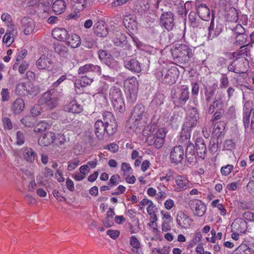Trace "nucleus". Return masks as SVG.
Returning <instances> with one entry per match:
<instances>
[{
    "instance_id": "obj_1",
    "label": "nucleus",
    "mask_w": 254,
    "mask_h": 254,
    "mask_svg": "<svg viewBox=\"0 0 254 254\" xmlns=\"http://www.w3.org/2000/svg\"><path fill=\"white\" fill-rule=\"evenodd\" d=\"M171 52L174 61L180 64H185L194 59L192 49L186 44L174 46Z\"/></svg>"
},
{
    "instance_id": "obj_2",
    "label": "nucleus",
    "mask_w": 254,
    "mask_h": 254,
    "mask_svg": "<svg viewBox=\"0 0 254 254\" xmlns=\"http://www.w3.org/2000/svg\"><path fill=\"white\" fill-rule=\"evenodd\" d=\"M158 77H162V82L169 84H173L175 83L178 79L179 71L176 68H171L168 70L165 76L162 71H158L157 73Z\"/></svg>"
},
{
    "instance_id": "obj_3",
    "label": "nucleus",
    "mask_w": 254,
    "mask_h": 254,
    "mask_svg": "<svg viewBox=\"0 0 254 254\" xmlns=\"http://www.w3.org/2000/svg\"><path fill=\"white\" fill-rule=\"evenodd\" d=\"M160 24L168 31L172 30L175 25L174 13L171 11L163 12L160 18Z\"/></svg>"
},
{
    "instance_id": "obj_4",
    "label": "nucleus",
    "mask_w": 254,
    "mask_h": 254,
    "mask_svg": "<svg viewBox=\"0 0 254 254\" xmlns=\"http://www.w3.org/2000/svg\"><path fill=\"white\" fill-rule=\"evenodd\" d=\"M223 25L218 22L215 24L214 23V15L212 14L211 22L208 27V40H212L217 37L222 32Z\"/></svg>"
},
{
    "instance_id": "obj_5",
    "label": "nucleus",
    "mask_w": 254,
    "mask_h": 254,
    "mask_svg": "<svg viewBox=\"0 0 254 254\" xmlns=\"http://www.w3.org/2000/svg\"><path fill=\"white\" fill-rule=\"evenodd\" d=\"M184 156V148L182 146L179 145L172 149L170 154V159L172 163L177 165L182 162Z\"/></svg>"
},
{
    "instance_id": "obj_6",
    "label": "nucleus",
    "mask_w": 254,
    "mask_h": 254,
    "mask_svg": "<svg viewBox=\"0 0 254 254\" xmlns=\"http://www.w3.org/2000/svg\"><path fill=\"white\" fill-rule=\"evenodd\" d=\"M189 205L195 215L201 217L204 215L206 207L201 200L197 199L190 200Z\"/></svg>"
},
{
    "instance_id": "obj_7",
    "label": "nucleus",
    "mask_w": 254,
    "mask_h": 254,
    "mask_svg": "<svg viewBox=\"0 0 254 254\" xmlns=\"http://www.w3.org/2000/svg\"><path fill=\"white\" fill-rule=\"evenodd\" d=\"M167 131L165 128L159 129L152 136L150 141L153 143L155 148H161L164 143Z\"/></svg>"
},
{
    "instance_id": "obj_8",
    "label": "nucleus",
    "mask_w": 254,
    "mask_h": 254,
    "mask_svg": "<svg viewBox=\"0 0 254 254\" xmlns=\"http://www.w3.org/2000/svg\"><path fill=\"white\" fill-rule=\"evenodd\" d=\"M124 66L133 73H140L142 70L141 64L135 58H127L124 61Z\"/></svg>"
},
{
    "instance_id": "obj_9",
    "label": "nucleus",
    "mask_w": 254,
    "mask_h": 254,
    "mask_svg": "<svg viewBox=\"0 0 254 254\" xmlns=\"http://www.w3.org/2000/svg\"><path fill=\"white\" fill-rule=\"evenodd\" d=\"M251 119V127L253 133H254V108L249 110L247 108H244L243 113V124L246 129L250 126V120Z\"/></svg>"
},
{
    "instance_id": "obj_10",
    "label": "nucleus",
    "mask_w": 254,
    "mask_h": 254,
    "mask_svg": "<svg viewBox=\"0 0 254 254\" xmlns=\"http://www.w3.org/2000/svg\"><path fill=\"white\" fill-rule=\"evenodd\" d=\"M194 146L197 157L202 160L204 159L207 153V148L204 139L201 137L197 138Z\"/></svg>"
},
{
    "instance_id": "obj_11",
    "label": "nucleus",
    "mask_w": 254,
    "mask_h": 254,
    "mask_svg": "<svg viewBox=\"0 0 254 254\" xmlns=\"http://www.w3.org/2000/svg\"><path fill=\"white\" fill-rule=\"evenodd\" d=\"M222 98L223 95L222 93H217L216 94L213 101L210 104L208 107V113L209 115H212L216 110L224 108V103Z\"/></svg>"
},
{
    "instance_id": "obj_12",
    "label": "nucleus",
    "mask_w": 254,
    "mask_h": 254,
    "mask_svg": "<svg viewBox=\"0 0 254 254\" xmlns=\"http://www.w3.org/2000/svg\"><path fill=\"white\" fill-rule=\"evenodd\" d=\"M53 64L51 55H42L36 61V65L39 69H46Z\"/></svg>"
},
{
    "instance_id": "obj_13",
    "label": "nucleus",
    "mask_w": 254,
    "mask_h": 254,
    "mask_svg": "<svg viewBox=\"0 0 254 254\" xmlns=\"http://www.w3.org/2000/svg\"><path fill=\"white\" fill-rule=\"evenodd\" d=\"M189 94L188 88L186 86H183L179 92L174 94L173 98L178 100L180 104L184 105L189 100Z\"/></svg>"
},
{
    "instance_id": "obj_14",
    "label": "nucleus",
    "mask_w": 254,
    "mask_h": 254,
    "mask_svg": "<svg viewBox=\"0 0 254 254\" xmlns=\"http://www.w3.org/2000/svg\"><path fill=\"white\" fill-rule=\"evenodd\" d=\"M145 112V107L142 104L136 105L131 113V119L134 120L135 125H138Z\"/></svg>"
},
{
    "instance_id": "obj_15",
    "label": "nucleus",
    "mask_w": 254,
    "mask_h": 254,
    "mask_svg": "<svg viewBox=\"0 0 254 254\" xmlns=\"http://www.w3.org/2000/svg\"><path fill=\"white\" fill-rule=\"evenodd\" d=\"M186 157L188 162L191 165H194L197 162V157L195 155L194 145L190 143L187 144L186 150Z\"/></svg>"
},
{
    "instance_id": "obj_16",
    "label": "nucleus",
    "mask_w": 254,
    "mask_h": 254,
    "mask_svg": "<svg viewBox=\"0 0 254 254\" xmlns=\"http://www.w3.org/2000/svg\"><path fill=\"white\" fill-rule=\"evenodd\" d=\"M196 13L202 20L209 21L211 18L210 10L205 4H200L196 6Z\"/></svg>"
},
{
    "instance_id": "obj_17",
    "label": "nucleus",
    "mask_w": 254,
    "mask_h": 254,
    "mask_svg": "<svg viewBox=\"0 0 254 254\" xmlns=\"http://www.w3.org/2000/svg\"><path fill=\"white\" fill-rule=\"evenodd\" d=\"M55 134L53 132H47L41 136L38 140L40 145L47 146L51 144L55 140Z\"/></svg>"
},
{
    "instance_id": "obj_18",
    "label": "nucleus",
    "mask_w": 254,
    "mask_h": 254,
    "mask_svg": "<svg viewBox=\"0 0 254 254\" xmlns=\"http://www.w3.org/2000/svg\"><path fill=\"white\" fill-rule=\"evenodd\" d=\"M94 132L99 140H103L106 134L105 125L100 120H97L94 124Z\"/></svg>"
},
{
    "instance_id": "obj_19",
    "label": "nucleus",
    "mask_w": 254,
    "mask_h": 254,
    "mask_svg": "<svg viewBox=\"0 0 254 254\" xmlns=\"http://www.w3.org/2000/svg\"><path fill=\"white\" fill-rule=\"evenodd\" d=\"M232 229L239 233H244L247 228V223L242 219H236L232 224Z\"/></svg>"
},
{
    "instance_id": "obj_20",
    "label": "nucleus",
    "mask_w": 254,
    "mask_h": 254,
    "mask_svg": "<svg viewBox=\"0 0 254 254\" xmlns=\"http://www.w3.org/2000/svg\"><path fill=\"white\" fill-rule=\"evenodd\" d=\"M21 24L24 28V33L27 35L30 34L34 29L35 23L32 19L27 17H23L21 19Z\"/></svg>"
},
{
    "instance_id": "obj_21",
    "label": "nucleus",
    "mask_w": 254,
    "mask_h": 254,
    "mask_svg": "<svg viewBox=\"0 0 254 254\" xmlns=\"http://www.w3.org/2000/svg\"><path fill=\"white\" fill-rule=\"evenodd\" d=\"M177 222L179 226L183 228H186L190 225L191 220L184 212L179 211L177 214Z\"/></svg>"
},
{
    "instance_id": "obj_22",
    "label": "nucleus",
    "mask_w": 254,
    "mask_h": 254,
    "mask_svg": "<svg viewBox=\"0 0 254 254\" xmlns=\"http://www.w3.org/2000/svg\"><path fill=\"white\" fill-rule=\"evenodd\" d=\"M52 36L59 41H66L68 34L67 31L64 28H56L52 31Z\"/></svg>"
},
{
    "instance_id": "obj_23",
    "label": "nucleus",
    "mask_w": 254,
    "mask_h": 254,
    "mask_svg": "<svg viewBox=\"0 0 254 254\" xmlns=\"http://www.w3.org/2000/svg\"><path fill=\"white\" fill-rule=\"evenodd\" d=\"M112 40L115 46L121 47H124L127 43L126 35L120 32L115 35Z\"/></svg>"
},
{
    "instance_id": "obj_24",
    "label": "nucleus",
    "mask_w": 254,
    "mask_h": 254,
    "mask_svg": "<svg viewBox=\"0 0 254 254\" xmlns=\"http://www.w3.org/2000/svg\"><path fill=\"white\" fill-rule=\"evenodd\" d=\"M24 102L21 98L16 99L13 103L11 107V111L15 115L20 113L24 109Z\"/></svg>"
},
{
    "instance_id": "obj_25",
    "label": "nucleus",
    "mask_w": 254,
    "mask_h": 254,
    "mask_svg": "<svg viewBox=\"0 0 254 254\" xmlns=\"http://www.w3.org/2000/svg\"><path fill=\"white\" fill-rule=\"evenodd\" d=\"M80 41V38L78 35L71 33L68 35L66 40V42L68 45H70L71 48H75L80 46L81 43Z\"/></svg>"
},
{
    "instance_id": "obj_26",
    "label": "nucleus",
    "mask_w": 254,
    "mask_h": 254,
    "mask_svg": "<svg viewBox=\"0 0 254 254\" xmlns=\"http://www.w3.org/2000/svg\"><path fill=\"white\" fill-rule=\"evenodd\" d=\"M66 3L63 0H56L52 5L53 11L56 14H60L65 9Z\"/></svg>"
},
{
    "instance_id": "obj_27",
    "label": "nucleus",
    "mask_w": 254,
    "mask_h": 254,
    "mask_svg": "<svg viewBox=\"0 0 254 254\" xmlns=\"http://www.w3.org/2000/svg\"><path fill=\"white\" fill-rule=\"evenodd\" d=\"M123 23L126 28L130 29H136L137 22L134 20L133 15H126L123 19Z\"/></svg>"
},
{
    "instance_id": "obj_28",
    "label": "nucleus",
    "mask_w": 254,
    "mask_h": 254,
    "mask_svg": "<svg viewBox=\"0 0 254 254\" xmlns=\"http://www.w3.org/2000/svg\"><path fill=\"white\" fill-rule=\"evenodd\" d=\"M114 110L118 113H124L125 111L126 106L123 97L112 101Z\"/></svg>"
},
{
    "instance_id": "obj_29",
    "label": "nucleus",
    "mask_w": 254,
    "mask_h": 254,
    "mask_svg": "<svg viewBox=\"0 0 254 254\" xmlns=\"http://www.w3.org/2000/svg\"><path fill=\"white\" fill-rule=\"evenodd\" d=\"M124 84L128 87V90H132L134 91V93H135V91H137L138 90V81L136 78L134 76L125 80Z\"/></svg>"
},
{
    "instance_id": "obj_30",
    "label": "nucleus",
    "mask_w": 254,
    "mask_h": 254,
    "mask_svg": "<svg viewBox=\"0 0 254 254\" xmlns=\"http://www.w3.org/2000/svg\"><path fill=\"white\" fill-rule=\"evenodd\" d=\"M198 124V120L193 119L190 117H186L185 121L182 126V127L185 128L184 130L187 131L189 130L191 131L193 127L196 126Z\"/></svg>"
},
{
    "instance_id": "obj_31",
    "label": "nucleus",
    "mask_w": 254,
    "mask_h": 254,
    "mask_svg": "<svg viewBox=\"0 0 254 254\" xmlns=\"http://www.w3.org/2000/svg\"><path fill=\"white\" fill-rule=\"evenodd\" d=\"M17 32L15 29L11 28L9 31H7L5 34L2 41L7 46H10L14 41L13 36L14 34H16Z\"/></svg>"
},
{
    "instance_id": "obj_32",
    "label": "nucleus",
    "mask_w": 254,
    "mask_h": 254,
    "mask_svg": "<svg viewBox=\"0 0 254 254\" xmlns=\"http://www.w3.org/2000/svg\"><path fill=\"white\" fill-rule=\"evenodd\" d=\"M37 156L35 151L31 148H26L23 151L24 159L28 162L33 163Z\"/></svg>"
},
{
    "instance_id": "obj_33",
    "label": "nucleus",
    "mask_w": 254,
    "mask_h": 254,
    "mask_svg": "<svg viewBox=\"0 0 254 254\" xmlns=\"http://www.w3.org/2000/svg\"><path fill=\"white\" fill-rule=\"evenodd\" d=\"M109 97L111 101L122 98V95L121 89L116 86L111 87L109 91Z\"/></svg>"
},
{
    "instance_id": "obj_34",
    "label": "nucleus",
    "mask_w": 254,
    "mask_h": 254,
    "mask_svg": "<svg viewBox=\"0 0 254 254\" xmlns=\"http://www.w3.org/2000/svg\"><path fill=\"white\" fill-rule=\"evenodd\" d=\"M67 110L69 112L78 114L83 110L82 107L77 103L76 101L70 102L66 107Z\"/></svg>"
},
{
    "instance_id": "obj_35",
    "label": "nucleus",
    "mask_w": 254,
    "mask_h": 254,
    "mask_svg": "<svg viewBox=\"0 0 254 254\" xmlns=\"http://www.w3.org/2000/svg\"><path fill=\"white\" fill-rule=\"evenodd\" d=\"M54 50L55 52L61 57L66 58L68 55V48L64 45L59 44L55 45Z\"/></svg>"
},
{
    "instance_id": "obj_36",
    "label": "nucleus",
    "mask_w": 254,
    "mask_h": 254,
    "mask_svg": "<svg viewBox=\"0 0 254 254\" xmlns=\"http://www.w3.org/2000/svg\"><path fill=\"white\" fill-rule=\"evenodd\" d=\"M236 41L234 42V45L235 46H240L241 45H248V35L247 34L234 36Z\"/></svg>"
},
{
    "instance_id": "obj_37",
    "label": "nucleus",
    "mask_w": 254,
    "mask_h": 254,
    "mask_svg": "<svg viewBox=\"0 0 254 254\" xmlns=\"http://www.w3.org/2000/svg\"><path fill=\"white\" fill-rule=\"evenodd\" d=\"M175 180L177 185L180 189L184 190L188 187L189 181L185 178L178 176Z\"/></svg>"
},
{
    "instance_id": "obj_38",
    "label": "nucleus",
    "mask_w": 254,
    "mask_h": 254,
    "mask_svg": "<svg viewBox=\"0 0 254 254\" xmlns=\"http://www.w3.org/2000/svg\"><path fill=\"white\" fill-rule=\"evenodd\" d=\"M27 87V84L20 83L15 87V93L19 96H25L26 95Z\"/></svg>"
},
{
    "instance_id": "obj_39",
    "label": "nucleus",
    "mask_w": 254,
    "mask_h": 254,
    "mask_svg": "<svg viewBox=\"0 0 254 254\" xmlns=\"http://www.w3.org/2000/svg\"><path fill=\"white\" fill-rule=\"evenodd\" d=\"M54 92V89H50L49 91L45 92L39 100L40 104L46 105L47 103H48V102L53 97L52 95Z\"/></svg>"
},
{
    "instance_id": "obj_40",
    "label": "nucleus",
    "mask_w": 254,
    "mask_h": 254,
    "mask_svg": "<svg viewBox=\"0 0 254 254\" xmlns=\"http://www.w3.org/2000/svg\"><path fill=\"white\" fill-rule=\"evenodd\" d=\"M117 122H113L111 124L105 125L106 134L108 136L113 135L116 133L117 129Z\"/></svg>"
},
{
    "instance_id": "obj_41",
    "label": "nucleus",
    "mask_w": 254,
    "mask_h": 254,
    "mask_svg": "<svg viewBox=\"0 0 254 254\" xmlns=\"http://www.w3.org/2000/svg\"><path fill=\"white\" fill-rule=\"evenodd\" d=\"M185 128L182 127L181 134H180V141L182 143H186L189 144L190 143V132L191 131L188 130H184Z\"/></svg>"
},
{
    "instance_id": "obj_42",
    "label": "nucleus",
    "mask_w": 254,
    "mask_h": 254,
    "mask_svg": "<svg viewBox=\"0 0 254 254\" xmlns=\"http://www.w3.org/2000/svg\"><path fill=\"white\" fill-rule=\"evenodd\" d=\"M103 123L105 125L117 122L113 114L110 112H105L103 114Z\"/></svg>"
},
{
    "instance_id": "obj_43",
    "label": "nucleus",
    "mask_w": 254,
    "mask_h": 254,
    "mask_svg": "<svg viewBox=\"0 0 254 254\" xmlns=\"http://www.w3.org/2000/svg\"><path fill=\"white\" fill-rule=\"evenodd\" d=\"M232 254H251V249L246 245H241Z\"/></svg>"
},
{
    "instance_id": "obj_44",
    "label": "nucleus",
    "mask_w": 254,
    "mask_h": 254,
    "mask_svg": "<svg viewBox=\"0 0 254 254\" xmlns=\"http://www.w3.org/2000/svg\"><path fill=\"white\" fill-rule=\"evenodd\" d=\"M27 86L26 95L29 94L33 96H36L40 92V88L38 86L29 84H27Z\"/></svg>"
},
{
    "instance_id": "obj_45",
    "label": "nucleus",
    "mask_w": 254,
    "mask_h": 254,
    "mask_svg": "<svg viewBox=\"0 0 254 254\" xmlns=\"http://www.w3.org/2000/svg\"><path fill=\"white\" fill-rule=\"evenodd\" d=\"M49 127V125L47 123L42 121L38 124L34 128L35 132L40 133L45 131Z\"/></svg>"
},
{
    "instance_id": "obj_46",
    "label": "nucleus",
    "mask_w": 254,
    "mask_h": 254,
    "mask_svg": "<svg viewBox=\"0 0 254 254\" xmlns=\"http://www.w3.org/2000/svg\"><path fill=\"white\" fill-rule=\"evenodd\" d=\"M217 88V84L216 83H213L211 85L205 86L204 88V95H207L213 97Z\"/></svg>"
},
{
    "instance_id": "obj_47",
    "label": "nucleus",
    "mask_w": 254,
    "mask_h": 254,
    "mask_svg": "<svg viewBox=\"0 0 254 254\" xmlns=\"http://www.w3.org/2000/svg\"><path fill=\"white\" fill-rule=\"evenodd\" d=\"M93 81L94 77H89L86 75L82 76L79 79L80 84L82 87L90 85Z\"/></svg>"
},
{
    "instance_id": "obj_48",
    "label": "nucleus",
    "mask_w": 254,
    "mask_h": 254,
    "mask_svg": "<svg viewBox=\"0 0 254 254\" xmlns=\"http://www.w3.org/2000/svg\"><path fill=\"white\" fill-rule=\"evenodd\" d=\"M94 33L96 36L100 37H106L108 34V30L106 25H105L102 27L101 28H99L98 29H95Z\"/></svg>"
},
{
    "instance_id": "obj_49",
    "label": "nucleus",
    "mask_w": 254,
    "mask_h": 254,
    "mask_svg": "<svg viewBox=\"0 0 254 254\" xmlns=\"http://www.w3.org/2000/svg\"><path fill=\"white\" fill-rule=\"evenodd\" d=\"M224 114V110L223 108H220V109L216 110L213 113V116L211 119L212 122L216 121L221 118L222 116Z\"/></svg>"
},
{
    "instance_id": "obj_50",
    "label": "nucleus",
    "mask_w": 254,
    "mask_h": 254,
    "mask_svg": "<svg viewBox=\"0 0 254 254\" xmlns=\"http://www.w3.org/2000/svg\"><path fill=\"white\" fill-rule=\"evenodd\" d=\"M233 169L234 167L233 165L228 164L221 167L220 170L221 173L223 176H227L232 172Z\"/></svg>"
},
{
    "instance_id": "obj_51",
    "label": "nucleus",
    "mask_w": 254,
    "mask_h": 254,
    "mask_svg": "<svg viewBox=\"0 0 254 254\" xmlns=\"http://www.w3.org/2000/svg\"><path fill=\"white\" fill-rule=\"evenodd\" d=\"M74 2H75L76 4L75 5L76 7L78 8V10H83L86 4L88 2L90 3L92 1V0H73Z\"/></svg>"
},
{
    "instance_id": "obj_52",
    "label": "nucleus",
    "mask_w": 254,
    "mask_h": 254,
    "mask_svg": "<svg viewBox=\"0 0 254 254\" xmlns=\"http://www.w3.org/2000/svg\"><path fill=\"white\" fill-rule=\"evenodd\" d=\"M248 45H241L240 47V49L239 51H237V52L234 53V54H237L238 55L240 56H248V54L249 52V50L248 48L247 47Z\"/></svg>"
},
{
    "instance_id": "obj_53",
    "label": "nucleus",
    "mask_w": 254,
    "mask_h": 254,
    "mask_svg": "<svg viewBox=\"0 0 254 254\" xmlns=\"http://www.w3.org/2000/svg\"><path fill=\"white\" fill-rule=\"evenodd\" d=\"M234 36L246 34L245 28L241 24H238L233 29Z\"/></svg>"
},
{
    "instance_id": "obj_54",
    "label": "nucleus",
    "mask_w": 254,
    "mask_h": 254,
    "mask_svg": "<svg viewBox=\"0 0 254 254\" xmlns=\"http://www.w3.org/2000/svg\"><path fill=\"white\" fill-rule=\"evenodd\" d=\"M90 72H92L95 75L99 76L101 74L102 68L99 65L90 64Z\"/></svg>"
},
{
    "instance_id": "obj_55",
    "label": "nucleus",
    "mask_w": 254,
    "mask_h": 254,
    "mask_svg": "<svg viewBox=\"0 0 254 254\" xmlns=\"http://www.w3.org/2000/svg\"><path fill=\"white\" fill-rule=\"evenodd\" d=\"M67 79V76L66 75H63L61 77H60L56 81L54 82L52 85L51 86V89H55L58 86L65 80Z\"/></svg>"
},
{
    "instance_id": "obj_56",
    "label": "nucleus",
    "mask_w": 254,
    "mask_h": 254,
    "mask_svg": "<svg viewBox=\"0 0 254 254\" xmlns=\"http://www.w3.org/2000/svg\"><path fill=\"white\" fill-rule=\"evenodd\" d=\"M130 245L136 249H138L140 248V242L134 236H131L129 241Z\"/></svg>"
},
{
    "instance_id": "obj_57",
    "label": "nucleus",
    "mask_w": 254,
    "mask_h": 254,
    "mask_svg": "<svg viewBox=\"0 0 254 254\" xmlns=\"http://www.w3.org/2000/svg\"><path fill=\"white\" fill-rule=\"evenodd\" d=\"M3 127L5 129L11 130L12 128V124L10 119L8 118H4L2 119Z\"/></svg>"
},
{
    "instance_id": "obj_58",
    "label": "nucleus",
    "mask_w": 254,
    "mask_h": 254,
    "mask_svg": "<svg viewBox=\"0 0 254 254\" xmlns=\"http://www.w3.org/2000/svg\"><path fill=\"white\" fill-rule=\"evenodd\" d=\"M42 111V108L40 105L33 107L30 110V113L33 117H37L39 115Z\"/></svg>"
},
{
    "instance_id": "obj_59",
    "label": "nucleus",
    "mask_w": 254,
    "mask_h": 254,
    "mask_svg": "<svg viewBox=\"0 0 254 254\" xmlns=\"http://www.w3.org/2000/svg\"><path fill=\"white\" fill-rule=\"evenodd\" d=\"M58 99L57 98L53 97L51 98V100H50L48 103H47L46 105L48 107V108L50 109H52L54 108H55L57 105H58Z\"/></svg>"
},
{
    "instance_id": "obj_60",
    "label": "nucleus",
    "mask_w": 254,
    "mask_h": 254,
    "mask_svg": "<svg viewBox=\"0 0 254 254\" xmlns=\"http://www.w3.org/2000/svg\"><path fill=\"white\" fill-rule=\"evenodd\" d=\"M17 144L21 145L24 143V134L21 131H18L16 133Z\"/></svg>"
},
{
    "instance_id": "obj_61",
    "label": "nucleus",
    "mask_w": 254,
    "mask_h": 254,
    "mask_svg": "<svg viewBox=\"0 0 254 254\" xmlns=\"http://www.w3.org/2000/svg\"><path fill=\"white\" fill-rule=\"evenodd\" d=\"M99 58L101 61L109 58L111 55L106 50H100L98 51Z\"/></svg>"
},
{
    "instance_id": "obj_62",
    "label": "nucleus",
    "mask_w": 254,
    "mask_h": 254,
    "mask_svg": "<svg viewBox=\"0 0 254 254\" xmlns=\"http://www.w3.org/2000/svg\"><path fill=\"white\" fill-rule=\"evenodd\" d=\"M121 170L124 172V175L126 176L129 173L131 168L129 164L124 162L122 164Z\"/></svg>"
},
{
    "instance_id": "obj_63",
    "label": "nucleus",
    "mask_w": 254,
    "mask_h": 254,
    "mask_svg": "<svg viewBox=\"0 0 254 254\" xmlns=\"http://www.w3.org/2000/svg\"><path fill=\"white\" fill-rule=\"evenodd\" d=\"M78 72L79 74L90 72V64H86L83 66H80L78 69Z\"/></svg>"
},
{
    "instance_id": "obj_64",
    "label": "nucleus",
    "mask_w": 254,
    "mask_h": 254,
    "mask_svg": "<svg viewBox=\"0 0 254 254\" xmlns=\"http://www.w3.org/2000/svg\"><path fill=\"white\" fill-rule=\"evenodd\" d=\"M244 219L251 222H254V212L251 211L245 212L243 214Z\"/></svg>"
}]
</instances>
